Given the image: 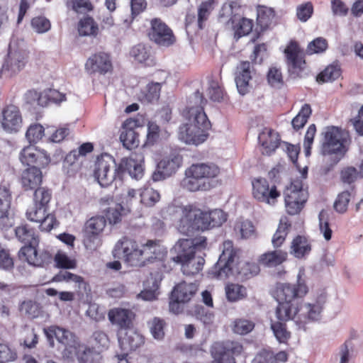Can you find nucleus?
Here are the masks:
<instances>
[{
	"mask_svg": "<svg viewBox=\"0 0 363 363\" xmlns=\"http://www.w3.org/2000/svg\"><path fill=\"white\" fill-rule=\"evenodd\" d=\"M309 291L308 286L298 274L295 284L277 283L273 295L279 304L276 308V317L279 321L271 323V329L280 343L286 344L291 338L286 322L294 320L298 324L318 320L327 301L325 292L319 294L311 303H302Z\"/></svg>",
	"mask_w": 363,
	"mask_h": 363,
	"instance_id": "nucleus-1",
	"label": "nucleus"
},
{
	"mask_svg": "<svg viewBox=\"0 0 363 363\" xmlns=\"http://www.w3.org/2000/svg\"><path fill=\"white\" fill-rule=\"evenodd\" d=\"M206 103L203 94L199 91L189 99L182 111L183 117L189 123L180 125L178 132L179 139L186 144L199 145L208 138L211 123L204 111Z\"/></svg>",
	"mask_w": 363,
	"mask_h": 363,
	"instance_id": "nucleus-2",
	"label": "nucleus"
},
{
	"mask_svg": "<svg viewBox=\"0 0 363 363\" xmlns=\"http://www.w3.org/2000/svg\"><path fill=\"white\" fill-rule=\"evenodd\" d=\"M143 162V155L135 152L121 159L118 164L111 155L101 154L95 162L94 177L103 187L108 186L115 179L122 180L125 172L138 180L144 174Z\"/></svg>",
	"mask_w": 363,
	"mask_h": 363,
	"instance_id": "nucleus-3",
	"label": "nucleus"
},
{
	"mask_svg": "<svg viewBox=\"0 0 363 363\" xmlns=\"http://www.w3.org/2000/svg\"><path fill=\"white\" fill-rule=\"evenodd\" d=\"M240 250L235 247L231 240L223 242V251L218 262L208 272L212 278L225 279L235 276L245 281L259 274L260 269L255 262L240 260Z\"/></svg>",
	"mask_w": 363,
	"mask_h": 363,
	"instance_id": "nucleus-4",
	"label": "nucleus"
},
{
	"mask_svg": "<svg viewBox=\"0 0 363 363\" xmlns=\"http://www.w3.org/2000/svg\"><path fill=\"white\" fill-rule=\"evenodd\" d=\"M177 212L180 218L177 230L186 235H191L196 231L206 230L211 228L220 226L227 220L228 215L221 209L204 211L194 204L180 206Z\"/></svg>",
	"mask_w": 363,
	"mask_h": 363,
	"instance_id": "nucleus-5",
	"label": "nucleus"
},
{
	"mask_svg": "<svg viewBox=\"0 0 363 363\" xmlns=\"http://www.w3.org/2000/svg\"><path fill=\"white\" fill-rule=\"evenodd\" d=\"M15 235L19 242L25 245L18 252L21 260L37 267H45L52 262V256L48 251L37 250L39 236L34 228L28 224H22L16 228Z\"/></svg>",
	"mask_w": 363,
	"mask_h": 363,
	"instance_id": "nucleus-6",
	"label": "nucleus"
},
{
	"mask_svg": "<svg viewBox=\"0 0 363 363\" xmlns=\"http://www.w3.org/2000/svg\"><path fill=\"white\" fill-rule=\"evenodd\" d=\"M116 247L122 252L125 262L132 267L144 266L146 261L156 259L161 254V247L157 240H147L139 248L135 240L125 236L117 243Z\"/></svg>",
	"mask_w": 363,
	"mask_h": 363,
	"instance_id": "nucleus-7",
	"label": "nucleus"
},
{
	"mask_svg": "<svg viewBox=\"0 0 363 363\" xmlns=\"http://www.w3.org/2000/svg\"><path fill=\"white\" fill-rule=\"evenodd\" d=\"M219 174L220 168L215 164H192L185 170L180 185L182 189L191 192L206 191L209 188V183L206 181L217 177Z\"/></svg>",
	"mask_w": 363,
	"mask_h": 363,
	"instance_id": "nucleus-8",
	"label": "nucleus"
},
{
	"mask_svg": "<svg viewBox=\"0 0 363 363\" xmlns=\"http://www.w3.org/2000/svg\"><path fill=\"white\" fill-rule=\"evenodd\" d=\"M321 152L325 155H343L347 152V135L336 126H327L321 133Z\"/></svg>",
	"mask_w": 363,
	"mask_h": 363,
	"instance_id": "nucleus-9",
	"label": "nucleus"
},
{
	"mask_svg": "<svg viewBox=\"0 0 363 363\" xmlns=\"http://www.w3.org/2000/svg\"><path fill=\"white\" fill-rule=\"evenodd\" d=\"M284 53L290 75L294 77H301L308 67L306 51L297 41L291 40L286 45Z\"/></svg>",
	"mask_w": 363,
	"mask_h": 363,
	"instance_id": "nucleus-10",
	"label": "nucleus"
},
{
	"mask_svg": "<svg viewBox=\"0 0 363 363\" xmlns=\"http://www.w3.org/2000/svg\"><path fill=\"white\" fill-rule=\"evenodd\" d=\"M284 194L286 212L293 216L298 214L308 199V193L303 189L302 181L300 179L292 181L286 187Z\"/></svg>",
	"mask_w": 363,
	"mask_h": 363,
	"instance_id": "nucleus-11",
	"label": "nucleus"
},
{
	"mask_svg": "<svg viewBox=\"0 0 363 363\" xmlns=\"http://www.w3.org/2000/svg\"><path fill=\"white\" fill-rule=\"evenodd\" d=\"M244 352L242 344L235 340H226L215 342L211 353L213 358L212 363H237L235 357Z\"/></svg>",
	"mask_w": 363,
	"mask_h": 363,
	"instance_id": "nucleus-12",
	"label": "nucleus"
},
{
	"mask_svg": "<svg viewBox=\"0 0 363 363\" xmlns=\"http://www.w3.org/2000/svg\"><path fill=\"white\" fill-rule=\"evenodd\" d=\"M206 245L207 240L203 236L180 239L176 242L171 251L172 253H175V255L172 257V260L178 264L189 258L195 257L196 251L205 249Z\"/></svg>",
	"mask_w": 363,
	"mask_h": 363,
	"instance_id": "nucleus-13",
	"label": "nucleus"
},
{
	"mask_svg": "<svg viewBox=\"0 0 363 363\" xmlns=\"http://www.w3.org/2000/svg\"><path fill=\"white\" fill-rule=\"evenodd\" d=\"M252 194L258 202L274 206L281 196V192L273 182L266 178L257 177L252 180Z\"/></svg>",
	"mask_w": 363,
	"mask_h": 363,
	"instance_id": "nucleus-14",
	"label": "nucleus"
},
{
	"mask_svg": "<svg viewBox=\"0 0 363 363\" xmlns=\"http://www.w3.org/2000/svg\"><path fill=\"white\" fill-rule=\"evenodd\" d=\"M28 61V53L23 50H13L9 46V51L0 69L1 76L13 77L24 69Z\"/></svg>",
	"mask_w": 363,
	"mask_h": 363,
	"instance_id": "nucleus-15",
	"label": "nucleus"
},
{
	"mask_svg": "<svg viewBox=\"0 0 363 363\" xmlns=\"http://www.w3.org/2000/svg\"><path fill=\"white\" fill-rule=\"evenodd\" d=\"M19 160L23 165L36 166L40 169L48 167L51 163L50 155L46 150L30 144L21 150Z\"/></svg>",
	"mask_w": 363,
	"mask_h": 363,
	"instance_id": "nucleus-16",
	"label": "nucleus"
},
{
	"mask_svg": "<svg viewBox=\"0 0 363 363\" xmlns=\"http://www.w3.org/2000/svg\"><path fill=\"white\" fill-rule=\"evenodd\" d=\"M148 36L152 42L162 47H169L176 42L172 30L159 18L151 20Z\"/></svg>",
	"mask_w": 363,
	"mask_h": 363,
	"instance_id": "nucleus-17",
	"label": "nucleus"
},
{
	"mask_svg": "<svg viewBox=\"0 0 363 363\" xmlns=\"http://www.w3.org/2000/svg\"><path fill=\"white\" fill-rule=\"evenodd\" d=\"M198 291V285L195 283L187 284L182 281L174 287L171 293L169 310L174 313L178 314L182 308L180 303H186L196 294Z\"/></svg>",
	"mask_w": 363,
	"mask_h": 363,
	"instance_id": "nucleus-18",
	"label": "nucleus"
},
{
	"mask_svg": "<svg viewBox=\"0 0 363 363\" xmlns=\"http://www.w3.org/2000/svg\"><path fill=\"white\" fill-rule=\"evenodd\" d=\"M106 220L104 216H94L85 223L83 242L86 249L95 250L100 242V234L104 230Z\"/></svg>",
	"mask_w": 363,
	"mask_h": 363,
	"instance_id": "nucleus-19",
	"label": "nucleus"
},
{
	"mask_svg": "<svg viewBox=\"0 0 363 363\" xmlns=\"http://www.w3.org/2000/svg\"><path fill=\"white\" fill-rule=\"evenodd\" d=\"M0 123L8 133L19 132L23 126V116L19 107L13 104L5 106L1 111Z\"/></svg>",
	"mask_w": 363,
	"mask_h": 363,
	"instance_id": "nucleus-20",
	"label": "nucleus"
},
{
	"mask_svg": "<svg viewBox=\"0 0 363 363\" xmlns=\"http://www.w3.org/2000/svg\"><path fill=\"white\" fill-rule=\"evenodd\" d=\"M44 333L50 342H53V338L65 346V350L69 353H72V351L79 345L77 337L68 330L60 328L57 325H51L44 329Z\"/></svg>",
	"mask_w": 363,
	"mask_h": 363,
	"instance_id": "nucleus-21",
	"label": "nucleus"
},
{
	"mask_svg": "<svg viewBox=\"0 0 363 363\" xmlns=\"http://www.w3.org/2000/svg\"><path fill=\"white\" fill-rule=\"evenodd\" d=\"M100 203L101 206H108L104 210L105 219L111 225H116L121 223L125 216L130 212V209L125 208L121 203H116L114 199L111 196H106L100 199Z\"/></svg>",
	"mask_w": 363,
	"mask_h": 363,
	"instance_id": "nucleus-22",
	"label": "nucleus"
},
{
	"mask_svg": "<svg viewBox=\"0 0 363 363\" xmlns=\"http://www.w3.org/2000/svg\"><path fill=\"white\" fill-rule=\"evenodd\" d=\"M86 71L92 74L105 75L113 70L111 56L104 52H99L91 55L85 63Z\"/></svg>",
	"mask_w": 363,
	"mask_h": 363,
	"instance_id": "nucleus-23",
	"label": "nucleus"
},
{
	"mask_svg": "<svg viewBox=\"0 0 363 363\" xmlns=\"http://www.w3.org/2000/svg\"><path fill=\"white\" fill-rule=\"evenodd\" d=\"M135 313L130 309L113 308L108 311V318L112 325L120 330H128L133 327Z\"/></svg>",
	"mask_w": 363,
	"mask_h": 363,
	"instance_id": "nucleus-24",
	"label": "nucleus"
},
{
	"mask_svg": "<svg viewBox=\"0 0 363 363\" xmlns=\"http://www.w3.org/2000/svg\"><path fill=\"white\" fill-rule=\"evenodd\" d=\"M259 144L262 147L261 152L264 155H271L280 145L279 134L270 128H264L258 136Z\"/></svg>",
	"mask_w": 363,
	"mask_h": 363,
	"instance_id": "nucleus-25",
	"label": "nucleus"
},
{
	"mask_svg": "<svg viewBox=\"0 0 363 363\" xmlns=\"http://www.w3.org/2000/svg\"><path fill=\"white\" fill-rule=\"evenodd\" d=\"M252 71L253 68L249 61H241L236 67L235 81L237 89L241 95L249 92Z\"/></svg>",
	"mask_w": 363,
	"mask_h": 363,
	"instance_id": "nucleus-26",
	"label": "nucleus"
},
{
	"mask_svg": "<svg viewBox=\"0 0 363 363\" xmlns=\"http://www.w3.org/2000/svg\"><path fill=\"white\" fill-rule=\"evenodd\" d=\"M43 178L41 169L36 166H31L21 172L19 182L24 191H32L40 186Z\"/></svg>",
	"mask_w": 363,
	"mask_h": 363,
	"instance_id": "nucleus-27",
	"label": "nucleus"
},
{
	"mask_svg": "<svg viewBox=\"0 0 363 363\" xmlns=\"http://www.w3.org/2000/svg\"><path fill=\"white\" fill-rule=\"evenodd\" d=\"M118 341L123 351L121 354L117 355L121 361L125 359L130 352L136 350L145 343L144 337L135 332L126 333Z\"/></svg>",
	"mask_w": 363,
	"mask_h": 363,
	"instance_id": "nucleus-28",
	"label": "nucleus"
},
{
	"mask_svg": "<svg viewBox=\"0 0 363 363\" xmlns=\"http://www.w3.org/2000/svg\"><path fill=\"white\" fill-rule=\"evenodd\" d=\"M228 24L230 25L234 32V37L237 39L249 35L254 26V22L252 19L242 16L236 18L230 17L228 21Z\"/></svg>",
	"mask_w": 363,
	"mask_h": 363,
	"instance_id": "nucleus-29",
	"label": "nucleus"
},
{
	"mask_svg": "<svg viewBox=\"0 0 363 363\" xmlns=\"http://www.w3.org/2000/svg\"><path fill=\"white\" fill-rule=\"evenodd\" d=\"M11 194L10 189L4 184H0V228H6L9 224V209L11 205Z\"/></svg>",
	"mask_w": 363,
	"mask_h": 363,
	"instance_id": "nucleus-30",
	"label": "nucleus"
},
{
	"mask_svg": "<svg viewBox=\"0 0 363 363\" xmlns=\"http://www.w3.org/2000/svg\"><path fill=\"white\" fill-rule=\"evenodd\" d=\"M288 360V354L285 351L274 353L271 350L262 349L259 351L251 363H284Z\"/></svg>",
	"mask_w": 363,
	"mask_h": 363,
	"instance_id": "nucleus-31",
	"label": "nucleus"
},
{
	"mask_svg": "<svg viewBox=\"0 0 363 363\" xmlns=\"http://www.w3.org/2000/svg\"><path fill=\"white\" fill-rule=\"evenodd\" d=\"M77 31L79 36L96 38L100 33V27L92 16L86 15L78 21Z\"/></svg>",
	"mask_w": 363,
	"mask_h": 363,
	"instance_id": "nucleus-32",
	"label": "nucleus"
},
{
	"mask_svg": "<svg viewBox=\"0 0 363 363\" xmlns=\"http://www.w3.org/2000/svg\"><path fill=\"white\" fill-rule=\"evenodd\" d=\"M311 244L304 235H296L291 241L290 254L297 259H303L311 251Z\"/></svg>",
	"mask_w": 363,
	"mask_h": 363,
	"instance_id": "nucleus-33",
	"label": "nucleus"
},
{
	"mask_svg": "<svg viewBox=\"0 0 363 363\" xmlns=\"http://www.w3.org/2000/svg\"><path fill=\"white\" fill-rule=\"evenodd\" d=\"M288 253L281 250L268 251L259 257V263L266 267H276L286 261Z\"/></svg>",
	"mask_w": 363,
	"mask_h": 363,
	"instance_id": "nucleus-34",
	"label": "nucleus"
},
{
	"mask_svg": "<svg viewBox=\"0 0 363 363\" xmlns=\"http://www.w3.org/2000/svg\"><path fill=\"white\" fill-rule=\"evenodd\" d=\"M94 150V145L91 143H84L77 150H72L67 155L65 162L69 164L72 171H77L80 167L78 160L80 156H85Z\"/></svg>",
	"mask_w": 363,
	"mask_h": 363,
	"instance_id": "nucleus-35",
	"label": "nucleus"
},
{
	"mask_svg": "<svg viewBox=\"0 0 363 363\" xmlns=\"http://www.w3.org/2000/svg\"><path fill=\"white\" fill-rule=\"evenodd\" d=\"M165 81L162 82H151L147 84L145 88L141 90L138 95V99L142 103L154 104L158 101L160 96L162 85Z\"/></svg>",
	"mask_w": 363,
	"mask_h": 363,
	"instance_id": "nucleus-36",
	"label": "nucleus"
},
{
	"mask_svg": "<svg viewBox=\"0 0 363 363\" xmlns=\"http://www.w3.org/2000/svg\"><path fill=\"white\" fill-rule=\"evenodd\" d=\"M79 363H101L102 357L100 351L80 344L72 351Z\"/></svg>",
	"mask_w": 363,
	"mask_h": 363,
	"instance_id": "nucleus-37",
	"label": "nucleus"
},
{
	"mask_svg": "<svg viewBox=\"0 0 363 363\" xmlns=\"http://www.w3.org/2000/svg\"><path fill=\"white\" fill-rule=\"evenodd\" d=\"M182 163L183 157L180 154H171L169 157L161 160L157 163V167L163 169L166 175L171 177L181 167Z\"/></svg>",
	"mask_w": 363,
	"mask_h": 363,
	"instance_id": "nucleus-38",
	"label": "nucleus"
},
{
	"mask_svg": "<svg viewBox=\"0 0 363 363\" xmlns=\"http://www.w3.org/2000/svg\"><path fill=\"white\" fill-rule=\"evenodd\" d=\"M130 55L135 60L145 66H152L155 64L150 48L143 44H138L133 47Z\"/></svg>",
	"mask_w": 363,
	"mask_h": 363,
	"instance_id": "nucleus-39",
	"label": "nucleus"
},
{
	"mask_svg": "<svg viewBox=\"0 0 363 363\" xmlns=\"http://www.w3.org/2000/svg\"><path fill=\"white\" fill-rule=\"evenodd\" d=\"M216 0H206L202 1L197 9L196 29L203 30L206 22L215 9Z\"/></svg>",
	"mask_w": 363,
	"mask_h": 363,
	"instance_id": "nucleus-40",
	"label": "nucleus"
},
{
	"mask_svg": "<svg viewBox=\"0 0 363 363\" xmlns=\"http://www.w3.org/2000/svg\"><path fill=\"white\" fill-rule=\"evenodd\" d=\"M291 228V223L287 217L280 219L278 228L272 238V243L274 248H279L284 243Z\"/></svg>",
	"mask_w": 363,
	"mask_h": 363,
	"instance_id": "nucleus-41",
	"label": "nucleus"
},
{
	"mask_svg": "<svg viewBox=\"0 0 363 363\" xmlns=\"http://www.w3.org/2000/svg\"><path fill=\"white\" fill-rule=\"evenodd\" d=\"M205 259L200 256H195L182 261L178 264L181 266V270L186 276H194L199 274L203 269Z\"/></svg>",
	"mask_w": 363,
	"mask_h": 363,
	"instance_id": "nucleus-42",
	"label": "nucleus"
},
{
	"mask_svg": "<svg viewBox=\"0 0 363 363\" xmlns=\"http://www.w3.org/2000/svg\"><path fill=\"white\" fill-rule=\"evenodd\" d=\"M245 5L242 0H227L221 7L220 17H239L244 14Z\"/></svg>",
	"mask_w": 363,
	"mask_h": 363,
	"instance_id": "nucleus-43",
	"label": "nucleus"
},
{
	"mask_svg": "<svg viewBox=\"0 0 363 363\" xmlns=\"http://www.w3.org/2000/svg\"><path fill=\"white\" fill-rule=\"evenodd\" d=\"M275 17V11L273 8L264 5L257 6V22L262 30L267 29Z\"/></svg>",
	"mask_w": 363,
	"mask_h": 363,
	"instance_id": "nucleus-44",
	"label": "nucleus"
},
{
	"mask_svg": "<svg viewBox=\"0 0 363 363\" xmlns=\"http://www.w3.org/2000/svg\"><path fill=\"white\" fill-rule=\"evenodd\" d=\"M226 298L230 302H237L247 296L246 288L240 284L229 283L225 287Z\"/></svg>",
	"mask_w": 363,
	"mask_h": 363,
	"instance_id": "nucleus-45",
	"label": "nucleus"
},
{
	"mask_svg": "<svg viewBox=\"0 0 363 363\" xmlns=\"http://www.w3.org/2000/svg\"><path fill=\"white\" fill-rule=\"evenodd\" d=\"M66 100L65 94L53 89H48L41 91L40 106L45 107L50 104H59Z\"/></svg>",
	"mask_w": 363,
	"mask_h": 363,
	"instance_id": "nucleus-46",
	"label": "nucleus"
},
{
	"mask_svg": "<svg viewBox=\"0 0 363 363\" xmlns=\"http://www.w3.org/2000/svg\"><path fill=\"white\" fill-rule=\"evenodd\" d=\"M312 114V109L308 104L302 106L297 115L292 119L293 128L298 131L303 128Z\"/></svg>",
	"mask_w": 363,
	"mask_h": 363,
	"instance_id": "nucleus-47",
	"label": "nucleus"
},
{
	"mask_svg": "<svg viewBox=\"0 0 363 363\" xmlns=\"http://www.w3.org/2000/svg\"><path fill=\"white\" fill-rule=\"evenodd\" d=\"M140 202L144 206L152 207L160 199V194L153 188L144 186L140 189Z\"/></svg>",
	"mask_w": 363,
	"mask_h": 363,
	"instance_id": "nucleus-48",
	"label": "nucleus"
},
{
	"mask_svg": "<svg viewBox=\"0 0 363 363\" xmlns=\"http://www.w3.org/2000/svg\"><path fill=\"white\" fill-rule=\"evenodd\" d=\"M52 199V191L48 187L39 186L34 189L33 201L38 206L48 208L49 203Z\"/></svg>",
	"mask_w": 363,
	"mask_h": 363,
	"instance_id": "nucleus-49",
	"label": "nucleus"
},
{
	"mask_svg": "<svg viewBox=\"0 0 363 363\" xmlns=\"http://www.w3.org/2000/svg\"><path fill=\"white\" fill-rule=\"evenodd\" d=\"M67 9L77 13H88L94 11V6L90 0H66Z\"/></svg>",
	"mask_w": 363,
	"mask_h": 363,
	"instance_id": "nucleus-50",
	"label": "nucleus"
},
{
	"mask_svg": "<svg viewBox=\"0 0 363 363\" xmlns=\"http://www.w3.org/2000/svg\"><path fill=\"white\" fill-rule=\"evenodd\" d=\"M340 74V68L337 65H330L318 74L316 81L319 84L333 82L338 79Z\"/></svg>",
	"mask_w": 363,
	"mask_h": 363,
	"instance_id": "nucleus-51",
	"label": "nucleus"
},
{
	"mask_svg": "<svg viewBox=\"0 0 363 363\" xmlns=\"http://www.w3.org/2000/svg\"><path fill=\"white\" fill-rule=\"evenodd\" d=\"M120 140L125 148L132 150L140 144L139 134L135 130H123L120 135Z\"/></svg>",
	"mask_w": 363,
	"mask_h": 363,
	"instance_id": "nucleus-52",
	"label": "nucleus"
},
{
	"mask_svg": "<svg viewBox=\"0 0 363 363\" xmlns=\"http://www.w3.org/2000/svg\"><path fill=\"white\" fill-rule=\"evenodd\" d=\"M208 95L213 101L220 102L224 100L225 93L219 80L212 79L209 82Z\"/></svg>",
	"mask_w": 363,
	"mask_h": 363,
	"instance_id": "nucleus-53",
	"label": "nucleus"
},
{
	"mask_svg": "<svg viewBox=\"0 0 363 363\" xmlns=\"http://www.w3.org/2000/svg\"><path fill=\"white\" fill-rule=\"evenodd\" d=\"M235 230L240 234L242 238L247 239L255 234V227L250 220H239L235 225Z\"/></svg>",
	"mask_w": 363,
	"mask_h": 363,
	"instance_id": "nucleus-54",
	"label": "nucleus"
},
{
	"mask_svg": "<svg viewBox=\"0 0 363 363\" xmlns=\"http://www.w3.org/2000/svg\"><path fill=\"white\" fill-rule=\"evenodd\" d=\"M45 128L40 123L30 124L26 133V138L31 144H35L44 136Z\"/></svg>",
	"mask_w": 363,
	"mask_h": 363,
	"instance_id": "nucleus-55",
	"label": "nucleus"
},
{
	"mask_svg": "<svg viewBox=\"0 0 363 363\" xmlns=\"http://www.w3.org/2000/svg\"><path fill=\"white\" fill-rule=\"evenodd\" d=\"M255 323L245 318H237L234 320L233 325V331L239 335H247L255 328Z\"/></svg>",
	"mask_w": 363,
	"mask_h": 363,
	"instance_id": "nucleus-56",
	"label": "nucleus"
},
{
	"mask_svg": "<svg viewBox=\"0 0 363 363\" xmlns=\"http://www.w3.org/2000/svg\"><path fill=\"white\" fill-rule=\"evenodd\" d=\"M328 47L327 40L324 38L318 37L308 44L306 53L308 55L323 53L328 49Z\"/></svg>",
	"mask_w": 363,
	"mask_h": 363,
	"instance_id": "nucleus-57",
	"label": "nucleus"
},
{
	"mask_svg": "<svg viewBox=\"0 0 363 363\" xmlns=\"http://www.w3.org/2000/svg\"><path fill=\"white\" fill-rule=\"evenodd\" d=\"M48 208L33 203L31 207L27 209L26 213V218L31 222L39 223L48 213Z\"/></svg>",
	"mask_w": 363,
	"mask_h": 363,
	"instance_id": "nucleus-58",
	"label": "nucleus"
},
{
	"mask_svg": "<svg viewBox=\"0 0 363 363\" xmlns=\"http://www.w3.org/2000/svg\"><path fill=\"white\" fill-rule=\"evenodd\" d=\"M17 359V353L8 342H0V363H9Z\"/></svg>",
	"mask_w": 363,
	"mask_h": 363,
	"instance_id": "nucleus-59",
	"label": "nucleus"
},
{
	"mask_svg": "<svg viewBox=\"0 0 363 363\" xmlns=\"http://www.w3.org/2000/svg\"><path fill=\"white\" fill-rule=\"evenodd\" d=\"M267 81L271 86L281 88L284 83L281 69L276 67H270L267 72Z\"/></svg>",
	"mask_w": 363,
	"mask_h": 363,
	"instance_id": "nucleus-60",
	"label": "nucleus"
},
{
	"mask_svg": "<svg viewBox=\"0 0 363 363\" xmlns=\"http://www.w3.org/2000/svg\"><path fill=\"white\" fill-rule=\"evenodd\" d=\"M160 128L155 122H148L147 123V133L145 140V145H154L160 138Z\"/></svg>",
	"mask_w": 363,
	"mask_h": 363,
	"instance_id": "nucleus-61",
	"label": "nucleus"
},
{
	"mask_svg": "<svg viewBox=\"0 0 363 363\" xmlns=\"http://www.w3.org/2000/svg\"><path fill=\"white\" fill-rule=\"evenodd\" d=\"M313 13V6L311 1L298 5L296 8L297 18L301 22H306Z\"/></svg>",
	"mask_w": 363,
	"mask_h": 363,
	"instance_id": "nucleus-62",
	"label": "nucleus"
},
{
	"mask_svg": "<svg viewBox=\"0 0 363 363\" xmlns=\"http://www.w3.org/2000/svg\"><path fill=\"white\" fill-rule=\"evenodd\" d=\"M95 347L97 348V351L102 352L108 347L109 338L107 334L103 330H96L92 335Z\"/></svg>",
	"mask_w": 363,
	"mask_h": 363,
	"instance_id": "nucleus-63",
	"label": "nucleus"
},
{
	"mask_svg": "<svg viewBox=\"0 0 363 363\" xmlns=\"http://www.w3.org/2000/svg\"><path fill=\"white\" fill-rule=\"evenodd\" d=\"M55 261L58 268L74 269L77 267L75 259H70L66 254L58 252L55 256Z\"/></svg>",
	"mask_w": 363,
	"mask_h": 363,
	"instance_id": "nucleus-64",
	"label": "nucleus"
}]
</instances>
